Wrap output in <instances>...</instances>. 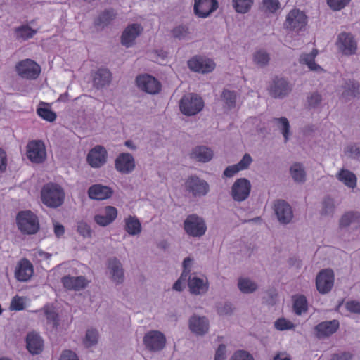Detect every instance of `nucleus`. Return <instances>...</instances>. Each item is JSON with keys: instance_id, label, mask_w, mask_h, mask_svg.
Masks as SVG:
<instances>
[{"instance_id": "nucleus-12", "label": "nucleus", "mask_w": 360, "mask_h": 360, "mask_svg": "<svg viewBox=\"0 0 360 360\" xmlns=\"http://www.w3.org/2000/svg\"><path fill=\"white\" fill-rule=\"evenodd\" d=\"M251 185L250 181L244 178L237 179L232 186L231 194L236 201H243L250 195Z\"/></svg>"}, {"instance_id": "nucleus-50", "label": "nucleus", "mask_w": 360, "mask_h": 360, "mask_svg": "<svg viewBox=\"0 0 360 360\" xmlns=\"http://www.w3.org/2000/svg\"><path fill=\"white\" fill-rule=\"evenodd\" d=\"M263 6L266 11L274 13L280 8L278 0H262Z\"/></svg>"}, {"instance_id": "nucleus-18", "label": "nucleus", "mask_w": 360, "mask_h": 360, "mask_svg": "<svg viewBox=\"0 0 360 360\" xmlns=\"http://www.w3.org/2000/svg\"><path fill=\"white\" fill-rule=\"evenodd\" d=\"M34 274L33 265L26 258L20 259L15 271V276L19 281H28Z\"/></svg>"}, {"instance_id": "nucleus-52", "label": "nucleus", "mask_w": 360, "mask_h": 360, "mask_svg": "<svg viewBox=\"0 0 360 360\" xmlns=\"http://www.w3.org/2000/svg\"><path fill=\"white\" fill-rule=\"evenodd\" d=\"M11 309L15 311H21L25 308V303L22 297L18 295L15 296L11 302Z\"/></svg>"}, {"instance_id": "nucleus-47", "label": "nucleus", "mask_w": 360, "mask_h": 360, "mask_svg": "<svg viewBox=\"0 0 360 360\" xmlns=\"http://www.w3.org/2000/svg\"><path fill=\"white\" fill-rule=\"evenodd\" d=\"M351 0H327V4L333 11H340L344 8Z\"/></svg>"}, {"instance_id": "nucleus-38", "label": "nucleus", "mask_w": 360, "mask_h": 360, "mask_svg": "<svg viewBox=\"0 0 360 360\" xmlns=\"http://www.w3.org/2000/svg\"><path fill=\"white\" fill-rule=\"evenodd\" d=\"M16 38L18 39L27 40L32 38L37 33V30L31 28L28 25H22L15 30Z\"/></svg>"}, {"instance_id": "nucleus-39", "label": "nucleus", "mask_w": 360, "mask_h": 360, "mask_svg": "<svg viewBox=\"0 0 360 360\" xmlns=\"http://www.w3.org/2000/svg\"><path fill=\"white\" fill-rule=\"evenodd\" d=\"M254 0H232L233 7L238 13H247L250 11Z\"/></svg>"}, {"instance_id": "nucleus-54", "label": "nucleus", "mask_w": 360, "mask_h": 360, "mask_svg": "<svg viewBox=\"0 0 360 360\" xmlns=\"http://www.w3.org/2000/svg\"><path fill=\"white\" fill-rule=\"evenodd\" d=\"M33 256L38 262H42L50 260L52 255L51 254L45 252L41 250H35L34 251Z\"/></svg>"}, {"instance_id": "nucleus-43", "label": "nucleus", "mask_w": 360, "mask_h": 360, "mask_svg": "<svg viewBox=\"0 0 360 360\" xmlns=\"http://www.w3.org/2000/svg\"><path fill=\"white\" fill-rule=\"evenodd\" d=\"M240 290L244 293H250L257 289V285L248 278H240L238 283Z\"/></svg>"}, {"instance_id": "nucleus-31", "label": "nucleus", "mask_w": 360, "mask_h": 360, "mask_svg": "<svg viewBox=\"0 0 360 360\" xmlns=\"http://www.w3.org/2000/svg\"><path fill=\"white\" fill-rule=\"evenodd\" d=\"M111 79V72L106 68H101L95 73L93 82L96 88H100L108 84Z\"/></svg>"}, {"instance_id": "nucleus-6", "label": "nucleus", "mask_w": 360, "mask_h": 360, "mask_svg": "<svg viewBox=\"0 0 360 360\" xmlns=\"http://www.w3.org/2000/svg\"><path fill=\"white\" fill-rule=\"evenodd\" d=\"M184 229L188 235L200 237L205 234L207 227L202 219L191 214L184 221Z\"/></svg>"}, {"instance_id": "nucleus-10", "label": "nucleus", "mask_w": 360, "mask_h": 360, "mask_svg": "<svg viewBox=\"0 0 360 360\" xmlns=\"http://www.w3.org/2000/svg\"><path fill=\"white\" fill-rule=\"evenodd\" d=\"M136 82L139 89L150 94H157L161 89V84L158 80L147 74L138 76Z\"/></svg>"}, {"instance_id": "nucleus-22", "label": "nucleus", "mask_w": 360, "mask_h": 360, "mask_svg": "<svg viewBox=\"0 0 360 360\" xmlns=\"http://www.w3.org/2000/svg\"><path fill=\"white\" fill-rule=\"evenodd\" d=\"M291 91V86L288 82L283 78L276 77L271 86L269 92L274 98H283L287 96Z\"/></svg>"}, {"instance_id": "nucleus-64", "label": "nucleus", "mask_w": 360, "mask_h": 360, "mask_svg": "<svg viewBox=\"0 0 360 360\" xmlns=\"http://www.w3.org/2000/svg\"><path fill=\"white\" fill-rule=\"evenodd\" d=\"M60 360H79L76 354L70 350H65L63 352Z\"/></svg>"}, {"instance_id": "nucleus-29", "label": "nucleus", "mask_w": 360, "mask_h": 360, "mask_svg": "<svg viewBox=\"0 0 360 360\" xmlns=\"http://www.w3.org/2000/svg\"><path fill=\"white\" fill-rule=\"evenodd\" d=\"M188 287L193 294L198 295L205 292L208 289L207 282L196 276H189Z\"/></svg>"}, {"instance_id": "nucleus-42", "label": "nucleus", "mask_w": 360, "mask_h": 360, "mask_svg": "<svg viewBox=\"0 0 360 360\" xmlns=\"http://www.w3.org/2000/svg\"><path fill=\"white\" fill-rule=\"evenodd\" d=\"M290 174L295 181L303 182L305 180V172L302 165L300 163H295L290 167Z\"/></svg>"}, {"instance_id": "nucleus-14", "label": "nucleus", "mask_w": 360, "mask_h": 360, "mask_svg": "<svg viewBox=\"0 0 360 360\" xmlns=\"http://www.w3.org/2000/svg\"><path fill=\"white\" fill-rule=\"evenodd\" d=\"M107 151L104 147L96 146L89 152L86 160L89 165L94 168H98L106 162Z\"/></svg>"}, {"instance_id": "nucleus-11", "label": "nucleus", "mask_w": 360, "mask_h": 360, "mask_svg": "<svg viewBox=\"0 0 360 360\" xmlns=\"http://www.w3.org/2000/svg\"><path fill=\"white\" fill-rule=\"evenodd\" d=\"M334 284V274L330 269H323L316 276V285L322 294L328 292Z\"/></svg>"}, {"instance_id": "nucleus-24", "label": "nucleus", "mask_w": 360, "mask_h": 360, "mask_svg": "<svg viewBox=\"0 0 360 360\" xmlns=\"http://www.w3.org/2000/svg\"><path fill=\"white\" fill-rule=\"evenodd\" d=\"M143 27L139 24H131L129 25L123 32L121 37L122 45L129 47L131 46L135 39L142 32Z\"/></svg>"}, {"instance_id": "nucleus-59", "label": "nucleus", "mask_w": 360, "mask_h": 360, "mask_svg": "<svg viewBox=\"0 0 360 360\" xmlns=\"http://www.w3.org/2000/svg\"><path fill=\"white\" fill-rule=\"evenodd\" d=\"M346 308L348 311L360 314V302L357 301H349L346 303Z\"/></svg>"}, {"instance_id": "nucleus-34", "label": "nucleus", "mask_w": 360, "mask_h": 360, "mask_svg": "<svg viewBox=\"0 0 360 360\" xmlns=\"http://www.w3.org/2000/svg\"><path fill=\"white\" fill-rule=\"evenodd\" d=\"M117 13L112 8L106 9L102 12L95 22L96 26L104 27L115 18Z\"/></svg>"}, {"instance_id": "nucleus-45", "label": "nucleus", "mask_w": 360, "mask_h": 360, "mask_svg": "<svg viewBox=\"0 0 360 360\" xmlns=\"http://www.w3.org/2000/svg\"><path fill=\"white\" fill-rule=\"evenodd\" d=\"M254 61L260 66L266 65L269 61V56L264 51H258L254 55Z\"/></svg>"}, {"instance_id": "nucleus-30", "label": "nucleus", "mask_w": 360, "mask_h": 360, "mask_svg": "<svg viewBox=\"0 0 360 360\" xmlns=\"http://www.w3.org/2000/svg\"><path fill=\"white\" fill-rule=\"evenodd\" d=\"M213 157L212 150L205 146L195 147L191 153V158L198 162H207Z\"/></svg>"}, {"instance_id": "nucleus-62", "label": "nucleus", "mask_w": 360, "mask_h": 360, "mask_svg": "<svg viewBox=\"0 0 360 360\" xmlns=\"http://www.w3.org/2000/svg\"><path fill=\"white\" fill-rule=\"evenodd\" d=\"M321 101V96L317 93H314L308 97V104L310 107H316Z\"/></svg>"}, {"instance_id": "nucleus-9", "label": "nucleus", "mask_w": 360, "mask_h": 360, "mask_svg": "<svg viewBox=\"0 0 360 360\" xmlns=\"http://www.w3.org/2000/svg\"><path fill=\"white\" fill-rule=\"evenodd\" d=\"M185 186L186 191L195 197L205 195L209 191L208 184L195 176H190L186 180Z\"/></svg>"}, {"instance_id": "nucleus-53", "label": "nucleus", "mask_w": 360, "mask_h": 360, "mask_svg": "<svg viewBox=\"0 0 360 360\" xmlns=\"http://www.w3.org/2000/svg\"><path fill=\"white\" fill-rule=\"evenodd\" d=\"M275 120L282 125V133L285 138V141L286 142L288 139L290 130V124L288 120L285 117L276 118Z\"/></svg>"}, {"instance_id": "nucleus-28", "label": "nucleus", "mask_w": 360, "mask_h": 360, "mask_svg": "<svg viewBox=\"0 0 360 360\" xmlns=\"http://www.w3.org/2000/svg\"><path fill=\"white\" fill-rule=\"evenodd\" d=\"M108 269L110 271L112 280L117 283H120L124 279V273L122 264L120 261L116 259H110L108 261Z\"/></svg>"}, {"instance_id": "nucleus-25", "label": "nucleus", "mask_w": 360, "mask_h": 360, "mask_svg": "<svg viewBox=\"0 0 360 360\" xmlns=\"http://www.w3.org/2000/svg\"><path fill=\"white\" fill-rule=\"evenodd\" d=\"M26 347L31 354H39L43 350L44 341L39 334L31 332L27 335Z\"/></svg>"}, {"instance_id": "nucleus-3", "label": "nucleus", "mask_w": 360, "mask_h": 360, "mask_svg": "<svg viewBox=\"0 0 360 360\" xmlns=\"http://www.w3.org/2000/svg\"><path fill=\"white\" fill-rule=\"evenodd\" d=\"M179 107L184 115H195L202 110L204 102L202 98L197 94H188L181 98Z\"/></svg>"}, {"instance_id": "nucleus-5", "label": "nucleus", "mask_w": 360, "mask_h": 360, "mask_svg": "<svg viewBox=\"0 0 360 360\" xmlns=\"http://www.w3.org/2000/svg\"><path fill=\"white\" fill-rule=\"evenodd\" d=\"M26 155L32 162H43L46 156L44 143L40 140L30 141L27 145Z\"/></svg>"}, {"instance_id": "nucleus-2", "label": "nucleus", "mask_w": 360, "mask_h": 360, "mask_svg": "<svg viewBox=\"0 0 360 360\" xmlns=\"http://www.w3.org/2000/svg\"><path fill=\"white\" fill-rule=\"evenodd\" d=\"M16 222L19 230L25 234H34L39 229L38 217L30 210L18 212Z\"/></svg>"}, {"instance_id": "nucleus-13", "label": "nucleus", "mask_w": 360, "mask_h": 360, "mask_svg": "<svg viewBox=\"0 0 360 360\" xmlns=\"http://www.w3.org/2000/svg\"><path fill=\"white\" fill-rule=\"evenodd\" d=\"M189 68L197 72L208 73L215 68L214 62L208 58L201 56H194L188 61Z\"/></svg>"}, {"instance_id": "nucleus-40", "label": "nucleus", "mask_w": 360, "mask_h": 360, "mask_svg": "<svg viewBox=\"0 0 360 360\" xmlns=\"http://www.w3.org/2000/svg\"><path fill=\"white\" fill-rule=\"evenodd\" d=\"M293 309L296 314L301 315L307 311V301L304 295H298L294 297Z\"/></svg>"}, {"instance_id": "nucleus-41", "label": "nucleus", "mask_w": 360, "mask_h": 360, "mask_svg": "<svg viewBox=\"0 0 360 360\" xmlns=\"http://www.w3.org/2000/svg\"><path fill=\"white\" fill-rule=\"evenodd\" d=\"M43 310L47 322L52 323L53 328H57L59 325L58 314L56 313L54 308L49 305H46L44 307Z\"/></svg>"}, {"instance_id": "nucleus-23", "label": "nucleus", "mask_w": 360, "mask_h": 360, "mask_svg": "<svg viewBox=\"0 0 360 360\" xmlns=\"http://www.w3.org/2000/svg\"><path fill=\"white\" fill-rule=\"evenodd\" d=\"M112 189L107 186L94 184L89 187L88 195L91 199L103 200L108 199L112 195Z\"/></svg>"}, {"instance_id": "nucleus-57", "label": "nucleus", "mask_w": 360, "mask_h": 360, "mask_svg": "<svg viewBox=\"0 0 360 360\" xmlns=\"http://www.w3.org/2000/svg\"><path fill=\"white\" fill-rule=\"evenodd\" d=\"M252 161V160L251 156L249 154H245L243 157L242 160L236 165L240 169V170H243L249 167Z\"/></svg>"}, {"instance_id": "nucleus-60", "label": "nucleus", "mask_w": 360, "mask_h": 360, "mask_svg": "<svg viewBox=\"0 0 360 360\" xmlns=\"http://www.w3.org/2000/svg\"><path fill=\"white\" fill-rule=\"evenodd\" d=\"M188 34V29L183 27L179 26L173 30V35L176 38L181 39L186 37Z\"/></svg>"}, {"instance_id": "nucleus-35", "label": "nucleus", "mask_w": 360, "mask_h": 360, "mask_svg": "<svg viewBox=\"0 0 360 360\" xmlns=\"http://www.w3.org/2000/svg\"><path fill=\"white\" fill-rule=\"evenodd\" d=\"M37 113L43 120L50 122L55 121L57 117L56 113L51 110L49 104L44 102L38 106Z\"/></svg>"}, {"instance_id": "nucleus-44", "label": "nucleus", "mask_w": 360, "mask_h": 360, "mask_svg": "<svg viewBox=\"0 0 360 360\" xmlns=\"http://www.w3.org/2000/svg\"><path fill=\"white\" fill-rule=\"evenodd\" d=\"M98 338V333L96 330L89 329L86 331L84 343L86 347H89L97 343Z\"/></svg>"}, {"instance_id": "nucleus-33", "label": "nucleus", "mask_w": 360, "mask_h": 360, "mask_svg": "<svg viewBox=\"0 0 360 360\" xmlns=\"http://www.w3.org/2000/svg\"><path fill=\"white\" fill-rule=\"evenodd\" d=\"M125 231L131 236L138 235L141 231V225L139 220L134 216H129L124 220Z\"/></svg>"}, {"instance_id": "nucleus-15", "label": "nucleus", "mask_w": 360, "mask_h": 360, "mask_svg": "<svg viewBox=\"0 0 360 360\" xmlns=\"http://www.w3.org/2000/svg\"><path fill=\"white\" fill-rule=\"evenodd\" d=\"M218 8V0H195L194 13L200 18H206Z\"/></svg>"}, {"instance_id": "nucleus-19", "label": "nucleus", "mask_w": 360, "mask_h": 360, "mask_svg": "<svg viewBox=\"0 0 360 360\" xmlns=\"http://www.w3.org/2000/svg\"><path fill=\"white\" fill-rule=\"evenodd\" d=\"M340 323L338 320L323 321L314 328L316 335L319 338L328 337L335 333L339 328Z\"/></svg>"}, {"instance_id": "nucleus-7", "label": "nucleus", "mask_w": 360, "mask_h": 360, "mask_svg": "<svg viewBox=\"0 0 360 360\" xmlns=\"http://www.w3.org/2000/svg\"><path fill=\"white\" fill-rule=\"evenodd\" d=\"M16 69L20 76L28 79L37 78L41 72L40 66L31 59H25L19 62Z\"/></svg>"}, {"instance_id": "nucleus-58", "label": "nucleus", "mask_w": 360, "mask_h": 360, "mask_svg": "<svg viewBox=\"0 0 360 360\" xmlns=\"http://www.w3.org/2000/svg\"><path fill=\"white\" fill-rule=\"evenodd\" d=\"M333 200L330 198H326L323 202V212L328 214L333 210Z\"/></svg>"}, {"instance_id": "nucleus-48", "label": "nucleus", "mask_w": 360, "mask_h": 360, "mask_svg": "<svg viewBox=\"0 0 360 360\" xmlns=\"http://www.w3.org/2000/svg\"><path fill=\"white\" fill-rule=\"evenodd\" d=\"M275 328L279 330H288L293 328V323L284 318H281L275 321Z\"/></svg>"}, {"instance_id": "nucleus-8", "label": "nucleus", "mask_w": 360, "mask_h": 360, "mask_svg": "<svg viewBox=\"0 0 360 360\" xmlns=\"http://www.w3.org/2000/svg\"><path fill=\"white\" fill-rule=\"evenodd\" d=\"M143 343L150 351H160L165 346L166 338L162 333L158 330H150L144 335Z\"/></svg>"}, {"instance_id": "nucleus-16", "label": "nucleus", "mask_w": 360, "mask_h": 360, "mask_svg": "<svg viewBox=\"0 0 360 360\" xmlns=\"http://www.w3.org/2000/svg\"><path fill=\"white\" fill-rule=\"evenodd\" d=\"M115 167L122 174H129L135 168L134 158L130 153H120L115 159Z\"/></svg>"}, {"instance_id": "nucleus-46", "label": "nucleus", "mask_w": 360, "mask_h": 360, "mask_svg": "<svg viewBox=\"0 0 360 360\" xmlns=\"http://www.w3.org/2000/svg\"><path fill=\"white\" fill-rule=\"evenodd\" d=\"M222 98L229 108H233L235 106L236 94L234 91L224 90L222 93Z\"/></svg>"}, {"instance_id": "nucleus-36", "label": "nucleus", "mask_w": 360, "mask_h": 360, "mask_svg": "<svg viewBox=\"0 0 360 360\" xmlns=\"http://www.w3.org/2000/svg\"><path fill=\"white\" fill-rule=\"evenodd\" d=\"M338 179L349 188L356 186V177L354 173L347 169H341L337 175Z\"/></svg>"}, {"instance_id": "nucleus-55", "label": "nucleus", "mask_w": 360, "mask_h": 360, "mask_svg": "<svg viewBox=\"0 0 360 360\" xmlns=\"http://www.w3.org/2000/svg\"><path fill=\"white\" fill-rule=\"evenodd\" d=\"M188 276L186 275V271L182 272L180 278L173 285V289L176 291H181Z\"/></svg>"}, {"instance_id": "nucleus-51", "label": "nucleus", "mask_w": 360, "mask_h": 360, "mask_svg": "<svg viewBox=\"0 0 360 360\" xmlns=\"http://www.w3.org/2000/svg\"><path fill=\"white\" fill-rule=\"evenodd\" d=\"M346 94L347 96H356V95L360 94V86L359 84L357 82H349V84H348L347 89L344 92V94Z\"/></svg>"}, {"instance_id": "nucleus-26", "label": "nucleus", "mask_w": 360, "mask_h": 360, "mask_svg": "<svg viewBox=\"0 0 360 360\" xmlns=\"http://www.w3.org/2000/svg\"><path fill=\"white\" fill-rule=\"evenodd\" d=\"M189 328L193 333L202 335L208 331L209 323L205 317L193 316L190 319Z\"/></svg>"}, {"instance_id": "nucleus-27", "label": "nucleus", "mask_w": 360, "mask_h": 360, "mask_svg": "<svg viewBox=\"0 0 360 360\" xmlns=\"http://www.w3.org/2000/svg\"><path fill=\"white\" fill-rule=\"evenodd\" d=\"M117 209L112 206H107L105 208V214H96L94 221L100 226H105L111 224L117 217Z\"/></svg>"}, {"instance_id": "nucleus-63", "label": "nucleus", "mask_w": 360, "mask_h": 360, "mask_svg": "<svg viewBox=\"0 0 360 360\" xmlns=\"http://www.w3.org/2000/svg\"><path fill=\"white\" fill-rule=\"evenodd\" d=\"M226 359V346L223 344L220 345L217 348L215 354L214 360Z\"/></svg>"}, {"instance_id": "nucleus-49", "label": "nucleus", "mask_w": 360, "mask_h": 360, "mask_svg": "<svg viewBox=\"0 0 360 360\" xmlns=\"http://www.w3.org/2000/svg\"><path fill=\"white\" fill-rule=\"evenodd\" d=\"M77 232L84 238H90L91 236L90 226L84 221H80L77 224Z\"/></svg>"}, {"instance_id": "nucleus-1", "label": "nucleus", "mask_w": 360, "mask_h": 360, "mask_svg": "<svg viewBox=\"0 0 360 360\" xmlns=\"http://www.w3.org/2000/svg\"><path fill=\"white\" fill-rule=\"evenodd\" d=\"M42 202L49 207H60L64 202L65 193L62 187L54 183L45 184L41 191Z\"/></svg>"}, {"instance_id": "nucleus-20", "label": "nucleus", "mask_w": 360, "mask_h": 360, "mask_svg": "<svg viewBox=\"0 0 360 360\" xmlns=\"http://www.w3.org/2000/svg\"><path fill=\"white\" fill-rule=\"evenodd\" d=\"M274 211L278 221L282 224L289 223L292 218V211L286 202L278 200L274 204Z\"/></svg>"}, {"instance_id": "nucleus-56", "label": "nucleus", "mask_w": 360, "mask_h": 360, "mask_svg": "<svg viewBox=\"0 0 360 360\" xmlns=\"http://www.w3.org/2000/svg\"><path fill=\"white\" fill-rule=\"evenodd\" d=\"M231 360H254L253 357L245 351H238L232 356Z\"/></svg>"}, {"instance_id": "nucleus-61", "label": "nucleus", "mask_w": 360, "mask_h": 360, "mask_svg": "<svg viewBox=\"0 0 360 360\" xmlns=\"http://www.w3.org/2000/svg\"><path fill=\"white\" fill-rule=\"evenodd\" d=\"M240 171V169L237 166V165H231L225 169L224 175L226 177H232Z\"/></svg>"}, {"instance_id": "nucleus-37", "label": "nucleus", "mask_w": 360, "mask_h": 360, "mask_svg": "<svg viewBox=\"0 0 360 360\" xmlns=\"http://www.w3.org/2000/svg\"><path fill=\"white\" fill-rule=\"evenodd\" d=\"M360 223V214L357 212H349L345 213L340 220V226L341 228L347 227L349 224Z\"/></svg>"}, {"instance_id": "nucleus-17", "label": "nucleus", "mask_w": 360, "mask_h": 360, "mask_svg": "<svg viewBox=\"0 0 360 360\" xmlns=\"http://www.w3.org/2000/svg\"><path fill=\"white\" fill-rule=\"evenodd\" d=\"M338 44L340 50L345 55L351 56L356 51L357 44L353 36L349 33H340L338 36Z\"/></svg>"}, {"instance_id": "nucleus-32", "label": "nucleus", "mask_w": 360, "mask_h": 360, "mask_svg": "<svg viewBox=\"0 0 360 360\" xmlns=\"http://www.w3.org/2000/svg\"><path fill=\"white\" fill-rule=\"evenodd\" d=\"M317 54V49H313L310 53L302 54L300 58V63L307 65L311 70H323L320 65L315 63V58Z\"/></svg>"}, {"instance_id": "nucleus-4", "label": "nucleus", "mask_w": 360, "mask_h": 360, "mask_svg": "<svg viewBox=\"0 0 360 360\" xmlns=\"http://www.w3.org/2000/svg\"><path fill=\"white\" fill-rule=\"evenodd\" d=\"M307 25L305 13L299 9H292L287 15L284 26L286 29L298 32L302 30Z\"/></svg>"}, {"instance_id": "nucleus-21", "label": "nucleus", "mask_w": 360, "mask_h": 360, "mask_svg": "<svg viewBox=\"0 0 360 360\" xmlns=\"http://www.w3.org/2000/svg\"><path fill=\"white\" fill-rule=\"evenodd\" d=\"M61 282L65 288L75 291L84 289L89 283L86 278L83 276L76 277L65 276L62 278Z\"/></svg>"}]
</instances>
